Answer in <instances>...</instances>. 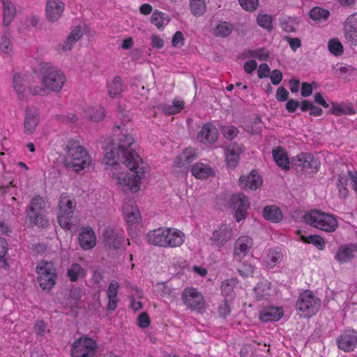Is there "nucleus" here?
Wrapping results in <instances>:
<instances>
[{
	"mask_svg": "<svg viewBox=\"0 0 357 357\" xmlns=\"http://www.w3.org/2000/svg\"><path fill=\"white\" fill-rule=\"evenodd\" d=\"M118 117L121 123L114 127V138L111 146L105 148L104 160L107 165L116 169L119 165L115 160L117 158L129 168L128 172L116 176L117 183L124 192H137L140 181L144 176V163L135 150L137 144L131 135L132 128L126 124L130 121L129 112L121 109Z\"/></svg>",
	"mask_w": 357,
	"mask_h": 357,
	"instance_id": "f257e3e1",
	"label": "nucleus"
},
{
	"mask_svg": "<svg viewBox=\"0 0 357 357\" xmlns=\"http://www.w3.org/2000/svg\"><path fill=\"white\" fill-rule=\"evenodd\" d=\"M42 86L31 85L29 90L34 96L45 95L47 90L59 92L61 90L66 79L63 72L57 67L50 64L44 66L41 70Z\"/></svg>",
	"mask_w": 357,
	"mask_h": 357,
	"instance_id": "f03ea898",
	"label": "nucleus"
},
{
	"mask_svg": "<svg viewBox=\"0 0 357 357\" xmlns=\"http://www.w3.org/2000/svg\"><path fill=\"white\" fill-rule=\"evenodd\" d=\"M66 155L64 162L67 167L72 168L75 172L89 168L92 159L87 150L74 139L69 140L66 146Z\"/></svg>",
	"mask_w": 357,
	"mask_h": 357,
	"instance_id": "7ed1b4c3",
	"label": "nucleus"
},
{
	"mask_svg": "<svg viewBox=\"0 0 357 357\" xmlns=\"http://www.w3.org/2000/svg\"><path fill=\"white\" fill-rule=\"evenodd\" d=\"M303 219L308 225L326 232L335 231L338 225L337 220L333 215L317 210L306 213Z\"/></svg>",
	"mask_w": 357,
	"mask_h": 357,
	"instance_id": "20e7f679",
	"label": "nucleus"
},
{
	"mask_svg": "<svg viewBox=\"0 0 357 357\" xmlns=\"http://www.w3.org/2000/svg\"><path fill=\"white\" fill-rule=\"evenodd\" d=\"M321 301L311 291L305 290L298 296L296 303V310L300 315L309 318L316 314L321 307Z\"/></svg>",
	"mask_w": 357,
	"mask_h": 357,
	"instance_id": "39448f33",
	"label": "nucleus"
},
{
	"mask_svg": "<svg viewBox=\"0 0 357 357\" xmlns=\"http://www.w3.org/2000/svg\"><path fill=\"white\" fill-rule=\"evenodd\" d=\"M46 202L40 196L33 197L26 211L27 219L29 222L38 227H45L48 225L45 213Z\"/></svg>",
	"mask_w": 357,
	"mask_h": 357,
	"instance_id": "423d86ee",
	"label": "nucleus"
},
{
	"mask_svg": "<svg viewBox=\"0 0 357 357\" xmlns=\"http://www.w3.org/2000/svg\"><path fill=\"white\" fill-rule=\"evenodd\" d=\"M75 207L74 200L70 199L67 193L61 195L59 202L58 222L62 228L70 229Z\"/></svg>",
	"mask_w": 357,
	"mask_h": 357,
	"instance_id": "0eeeda50",
	"label": "nucleus"
},
{
	"mask_svg": "<svg viewBox=\"0 0 357 357\" xmlns=\"http://www.w3.org/2000/svg\"><path fill=\"white\" fill-rule=\"evenodd\" d=\"M38 274V281L40 287L44 290H50L55 284L56 275L53 264L42 261L36 267Z\"/></svg>",
	"mask_w": 357,
	"mask_h": 357,
	"instance_id": "6e6552de",
	"label": "nucleus"
},
{
	"mask_svg": "<svg viewBox=\"0 0 357 357\" xmlns=\"http://www.w3.org/2000/svg\"><path fill=\"white\" fill-rule=\"evenodd\" d=\"M96 350V342L86 337L76 340L72 344V357H93Z\"/></svg>",
	"mask_w": 357,
	"mask_h": 357,
	"instance_id": "1a4fd4ad",
	"label": "nucleus"
},
{
	"mask_svg": "<svg viewBox=\"0 0 357 357\" xmlns=\"http://www.w3.org/2000/svg\"><path fill=\"white\" fill-rule=\"evenodd\" d=\"M291 165L297 172L310 173L317 171L320 162L312 154L302 153L292 158Z\"/></svg>",
	"mask_w": 357,
	"mask_h": 357,
	"instance_id": "9d476101",
	"label": "nucleus"
},
{
	"mask_svg": "<svg viewBox=\"0 0 357 357\" xmlns=\"http://www.w3.org/2000/svg\"><path fill=\"white\" fill-rule=\"evenodd\" d=\"M185 305L192 310H202L205 308V301L202 294L195 288H185L181 295Z\"/></svg>",
	"mask_w": 357,
	"mask_h": 357,
	"instance_id": "9b49d317",
	"label": "nucleus"
},
{
	"mask_svg": "<svg viewBox=\"0 0 357 357\" xmlns=\"http://www.w3.org/2000/svg\"><path fill=\"white\" fill-rule=\"evenodd\" d=\"M231 207L235 211V217L237 222L245 219L247 211L250 207L248 198L242 193L231 196L230 199Z\"/></svg>",
	"mask_w": 357,
	"mask_h": 357,
	"instance_id": "f8f14e48",
	"label": "nucleus"
},
{
	"mask_svg": "<svg viewBox=\"0 0 357 357\" xmlns=\"http://www.w3.org/2000/svg\"><path fill=\"white\" fill-rule=\"evenodd\" d=\"M232 235L231 227L227 224H222L213 231L211 241L213 245L221 248L231 240Z\"/></svg>",
	"mask_w": 357,
	"mask_h": 357,
	"instance_id": "ddd939ff",
	"label": "nucleus"
},
{
	"mask_svg": "<svg viewBox=\"0 0 357 357\" xmlns=\"http://www.w3.org/2000/svg\"><path fill=\"white\" fill-rule=\"evenodd\" d=\"M343 32L346 40L351 45H357V13L349 15L343 25Z\"/></svg>",
	"mask_w": 357,
	"mask_h": 357,
	"instance_id": "4468645a",
	"label": "nucleus"
},
{
	"mask_svg": "<svg viewBox=\"0 0 357 357\" xmlns=\"http://www.w3.org/2000/svg\"><path fill=\"white\" fill-rule=\"evenodd\" d=\"M102 240L105 246L108 249L116 250L121 247L123 238L115 230L111 228H107L102 234Z\"/></svg>",
	"mask_w": 357,
	"mask_h": 357,
	"instance_id": "2eb2a0df",
	"label": "nucleus"
},
{
	"mask_svg": "<svg viewBox=\"0 0 357 357\" xmlns=\"http://www.w3.org/2000/svg\"><path fill=\"white\" fill-rule=\"evenodd\" d=\"M339 349L344 351H353L357 344V336L354 331L344 332L337 340Z\"/></svg>",
	"mask_w": 357,
	"mask_h": 357,
	"instance_id": "dca6fc26",
	"label": "nucleus"
},
{
	"mask_svg": "<svg viewBox=\"0 0 357 357\" xmlns=\"http://www.w3.org/2000/svg\"><path fill=\"white\" fill-rule=\"evenodd\" d=\"M38 123V110L35 107H28L25 111L24 128L26 134H32Z\"/></svg>",
	"mask_w": 357,
	"mask_h": 357,
	"instance_id": "f3484780",
	"label": "nucleus"
},
{
	"mask_svg": "<svg viewBox=\"0 0 357 357\" xmlns=\"http://www.w3.org/2000/svg\"><path fill=\"white\" fill-rule=\"evenodd\" d=\"M168 236L167 227H160L150 231L146 234L147 241L154 245L165 247L166 238Z\"/></svg>",
	"mask_w": 357,
	"mask_h": 357,
	"instance_id": "a211bd4d",
	"label": "nucleus"
},
{
	"mask_svg": "<svg viewBox=\"0 0 357 357\" xmlns=\"http://www.w3.org/2000/svg\"><path fill=\"white\" fill-rule=\"evenodd\" d=\"M64 9V3L59 0L47 2L46 17L50 22H55L60 18Z\"/></svg>",
	"mask_w": 357,
	"mask_h": 357,
	"instance_id": "6ab92c4d",
	"label": "nucleus"
},
{
	"mask_svg": "<svg viewBox=\"0 0 357 357\" xmlns=\"http://www.w3.org/2000/svg\"><path fill=\"white\" fill-rule=\"evenodd\" d=\"M218 137V132L211 123L205 124L197 134V139L202 143H213Z\"/></svg>",
	"mask_w": 357,
	"mask_h": 357,
	"instance_id": "aec40b11",
	"label": "nucleus"
},
{
	"mask_svg": "<svg viewBox=\"0 0 357 357\" xmlns=\"http://www.w3.org/2000/svg\"><path fill=\"white\" fill-rule=\"evenodd\" d=\"M262 184V180L261 176L252 172L248 176H241L239 179V185L241 188L245 190H256L259 188Z\"/></svg>",
	"mask_w": 357,
	"mask_h": 357,
	"instance_id": "412c9836",
	"label": "nucleus"
},
{
	"mask_svg": "<svg viewBox=\"0 0 357 357\" xmlns=\"http://www.w3.org/2000/svg\"><path fill=\"white\" fill-rule=\"evenodd\" d=\"M79 243L84 250H90L96 244V236L91 228H84L79 236Z\"/></svg>",
	"mask_w": 357,
	"mask_h": 357,
	"instance_id": "4be33fe9",
	"label": "nucleus"
},
{
	"mask_svg": "<svg viewBox=\"0 0 357 357\" xmlns=\"http://www.w3.org/2000/svg\"><path fill=\"white\" fill-rule=\"evenodd\" d=\"M252 245V240L249 236H241L234 244V255L241 259L245 256Z\"/></svg>",
	"mask_w": 357,
	"mask_h": 357,
	"instance_id": "5701e85b",
	"label": "nucleus"
},
{
	"mask_svg": "<svg viewBox=\"0 0 357 357\" xmlns=\"http://www.w3.org/2000/svg\"><path fill=\"white\" fill-rule=\"evenodd\" d=\"M168 236L166 238L165 248H176L181 246L185 241L184 234L174 228H167Z\"/></svg>",
	"mask_w": 357,
	"mask_h": 357,
	"instance_id": "b1692460",
	"label": "nucleus"
},
{
	"mask_svg": "<svg viewBox=\"0 0 357 357\" xmlns=\"http://www.w3.org/2000/svg\"><path fill=\"white\" fill-rule=\"evenodd\" d=\"M242 152L241 146L236 142H231L227 149L226 160L230 167H236L238 160L239 155Z\"/></svg>",
	"mask_w": 357,
	"mask_h": 357,
	"instance_id": "393cba45",
	"label": "nucleus"
},
{
	"mask_svg": "<svg viewBox=\"0 0 357 357\" xmlns=\"http://www.w3.org/2000/svg\"><path fill=\"white\" fill-rule=\"evenodd\" d=\"M191 173L199 179H205L215 174L214 170L208 165L202 162L195 164L191 168Z\"/></svg>",
	"mask_w": 357,
	"mask_h": 357,
	"instance_id": "a878e982",
	"label": "nucleus"
},
{
	"mask_svg": "<svg viewBox=\"0 0 357 357\" xmlns=\"http://www.w3.org/2000/svg\"><path fill=\"white\" fill-rule=\"evenodd\" d=\"M125 218L129 225L139 223L141 220V214L136 206L126 204L123 208Z\"/></svg>",
	"mask_w": 357,
	"mask_h": 357,
	"instance_id": "bb28decb",
	"label": "nucleus"
},
{
	"mask_svg": "<svg viewBox=\"0 0 357 357\" xmlns=\"http://www.w3.org/2000/svg\"><path fill=\"white\" fill-rule=\"evenodd\" d=\"M238 280L232 278L222 281L221 284V293L226 300H233L236 297V293L234 290L236 286Z\"/></svg>",
	"mask_w": 357,
	"mask_h": 357,
	"instance_id": "cd10ccee",
	"label": "nucleus"
},
{
	"mask_svg": "<svg viewBox=\"0 0 357 357\" xmlns=\"http://www.w3.org/2000/svg\"><path fill=\"white\" fill-rule=\"evenodd\" d=\"M234 26L227 21L219 22L213 29L212 33L215 37L227 38L233 32Z\"/></svg>",
	"mask_w": 357,
	"mask_h": 357,
	"instance_id": "c85d7f7f",
	"label": "nucleus"
},
{
	"mask_svg": "<svg viewBox=\"0 0 357 357\" xmlns=\"http://www.w3.org/2000/svg\"><path fill=\"white\" fill-rule=\"evenodd\" d=\"M3 3V24L8 26L15 18L17 10L14 4L10 0H2Z\"/></svg>",
	"mask_w": 357,
	"mask_h": 357,
	"instance_id": "c756f323",
	"label": "nucleus"
},
{
	"mask_svg": "<svg viewBox=\"0 0 357 357\" xmlns=\"http://www.w3.org/2000/svg\"><path fill=\"white\" fill-rule=\"evenodd\" d=\"M283 315V310L281 307H268L260 313L259 318L262 321L267 322L278 321Z\"/></svg>",
	"mask_w": 357,
	"mask_h": 357,
	"instance_id": "7c9ffc66",
	"label": "nucleus"
},
{
	"mask_svg": "<svg viewBox=\"0 0 357 357\" xmlns=\"http://www.w3.org/2000/svg\"><path fill=\"white\" fill-rule=\"evenodd\" d=\"M83 33L79 26H76L69 34L67 39L63 42V44L60 45L63 51H68L72 49L73 45L76 41L82 37Z\"/></svg>",
	"mask_w": 357,
	"mask_h": 357,
	"instance_id": "2f4dec72",
	"label": "nucleus"
},
{
	"mask_svg": "<svg viewBox=\"0 0 357 357\" xmlns=\"http://www.w3.org/2000/svg\"><path fill=\"white\" fill-rule=\"evenodd\" d=\"M108 94L111 98H115L120 95L125 89L123 80L121 77L116 76L113 80L108 84Z\"/></svg>",
	"mask_w": 357,
	"mask_h": 357,
	"instance_id": "473e14b6",
	"label": "nucleus"
},
{
	"mask_svg": "<svg viewBox=\"0 0 357 357\" xmlns=\"http://www.w3.org/2000/svg\"><path fill=\"white\" fill-rule=\"evenodd\" d=\"M355 248L353 245H344L340 247L335 257L340 263H345L354 257Z\"/></svg>",
	"mask_w": 357,
	"mask_h": 357,
	"instance_id": "72a5a7b5",
	"label": "nucleus"
},
{
	"mask_svg": "<svg viewBox=\"0 0 357 357\" xmlns=\"http://www.w3.org/2000/svg\"><path fill=\"white\" fill-rule=\"evenodd\" d=\"M264 218L273 222H279L282 219L281 210L275 206H266L263 211Z\"/></svg>",
	"mask_w": 357,
	"mask_h": 357,
	"instance_id": "f704fd0d",
	"label": "nucleus"
},
{
	"mask_svg": "<svg viewBox=\"0 0 357 357\" xmlns=\"http://www.w3.org/2000/svg\"><path fill=\"white\" fill-rule=\"evenodd\" d=\"M273 157L274 160L280 167L288 169H289V160L284 150L280 147L273 150Z\"/></svg>",
	"mask_w": 357,
	"mask_h": 357,
	"instance_id": "c9c22d12",
	"label": "nucleus"
},
{
	"mask_svg": "<svg viewBox=\"0 0 357 357\" xmlns=\"http://www.w3.org/2000/svg\"><path fill=\"white\" fill-rule=\"evenodd\" d=\"M84 116L91 121L98 122L105 116V111L103 107H89L84 110Z\"/></svg>",
	"mask_w": 357,
	"mask_h": 357,
	"instance_id": "e433bc0d",
	"label": "nucleus"
},
{
	"mask_svg": "<svg viewBox=\"0 0 357 357\" xmlns=\"http://www.w3.org/2000/svg\"><path fill=\"white\" fill-rule=\"evenodd\" d=\"M13 87L20 100H24L26 98V86L24 78L16 74L13 77Z\"/></svg>",
	"mask_w": 357,
	"mask_h": 357,
	"instance_id": "4c0bfd02",
	"label": "nucleus"
},
{
	"mask_svg": "<svg viewBox=\"0 0 357 357\" xmlns=\"http://www.w3.org/2000/svg\"><path fill=\"white\" fill-rule=\"evenodd\" d=\"M196 157L194 149H186L178 157L177 165L181 167L188 166Z\"/></svg>",
	"mask_w": 357,
	"mask_h": 357,
	"instance_id": "58836bf2",
	"label": "nucleus"
},
{
	"mask_svg": "<svg viewBox=\"0 0 357 357\" xmlns=\"http://www.w3.org/2000/svg\"><path fill=\"white\" fill-rule=\"evenodd\" d=\"M302 241L314 245L317 249L322 250L325 248L326 243L323 238L318 235L304 236L301 235Z\"/></svg>",
	"mask_w": 357,
	"mask_h": 357,
	"instance_id": "ea45409f",
	"label": "nucleus"
},
{
	"mask_svg": "<svg viewBox=\"0 0 357 357\" xmlns=\"http://www.w3.org/2000/svg\"><path fill=\"white\" fill-rule=\"evenodd\" d=\"M68 276L69 277L70 281L75 282L79 278H83L85 276V271L82 268V266L77 264H73L70 267L68 270Z\"/></svg>",
	"mask_w": 357,
	"mask_h": 357,
	"instance_id": "a19ab883",
	"label": "nucleus"
},
{
	"mask_svg": "<svg viewBox=\"0 0 357 357\" xmlns=\"http://www.w3.org/2000/svg\"><path fill=\"white\" fill-rule=\"evenodd\" d=\"M282 259V255L280 251L275 249H271L266 257L265 262L268 266L272 268L278 264Z\"/></svg>",
	"mask_w": 357,
	"mask_h": 357,
	"instance_id": "79ce46f5",
	"label": "nucleus"
},
{
	"mask_svg": "<svg viewBox=\"0 0 357 357\" xmlns=\"http://www.w3.org/2000/svg\"><path fill=\"white\" fill-rule=\"evenodd\" d=\"M190 8L195 16H201L206 11L205 0H190Z\"/></svg>",
	"mask_w": 357,
	"mask_h": 357,
	"instance_id": "37998d69",
	"label": "nucleus"
},
{
	"mask_svg": "<svg viewBox=\"0 0 357 357\" xmlns=\"http://www.w3.org/2000/svg\"><path fill=\"white\" fill-rule=\"evenodd\" d=\"M330 15V12L327 10L316 7L312 8L310 12V17L318 22L326 21Z\"/></svg>",
	"mask_w": 357,
	"mask_h": 357,
	"instance_id": "c03bdc74",
	"label": "nucleus"
},
{
	"mask_svg": "<svg viewBox=\"0 0 357 357\" xmlns=\"http://www.w3.org/2000/svg\"><path fill=\"white\" fill-rule=\"evenodd\" d=\"M301 109L303 112L310 111V114L314 116H319L322 114V109L314 105L312 102L309 100H305L301 104Z\"/></svg>",
	"mask_w": 357,
	"mask_h": 357,
	"instance_id": "a18cd8bd",
	"label": "nucleus"
},
{
	"mask_svg": "<svg viewBox=\"0 0 357 357\" xmlns=\"http://www.w3.org/2000/svg\"><path fill=\"white\" fill-rule=\"evenodd\" d=\"M184 105L185 102L183 100L174 99L172 105H167L164 106L163 111L168 115L175 114L181 112Z\"/></svg>",
	"mask_w": 357,
	"mask_h": 357,
	"instance_id": "49530a36",
	"label": "nucleus"
},
{
	"mask_svg": "<svg viewBox=\"0 0 357 357\" xmlns=\"http://www.w3.org/2000/svg\"><path fill=\"white\" fill-rule=\"evenodd\" d=\"M298 24L297 19L293 17H286L280 20V26L283 31L286 32H294L296 30V26Z\"/></svg>",
	"mask_w": 357,
	"mask_h": 357,
	"instance_id": "de8ad7c7",
	"label": "nucleus"
},
{
	"mask_svg": "<svg viewBox=\"0 0 357 357\" xmlns=\"http://www.w3.org/2000/svg\"><path fill=\"white\" fill-rule=\"evenodd\" d=\"M269 290L270 286L267 282L259 283L254 289L255 293L258 299H262L268 295Z\"/></svg>",
	"mask_w": 357,
	"mask_h": 357,
	"instance_id": "09e8293b",
	"label": "nucleus"
},
{
	"mask_svg": "<svg viewBox=\"0 0 357 357\" xmlns=\"http://www.w3.org/2000/svg\"><path fill=\"white\" fill-rule=\"evenodd\" d=\"M329 51L335 56L341 55L343 53V46L337 39H331L328 42Z\"/></svg>",
	"mask_w": 357,
	"mask_h": 357,
	"instance_id": "8fccbe9b",
	"label": "nucleus"
},
{
	"mask_svg": "<svg viewBox=\"0 0 357 357\" xmlns=\"http://www.w3.org/2000/svg\"><path fill=\"white\" fill-rule=\"evenodd\" d=\"M257 24L268 31L272 29V17L269 15L259 14L257 19Z\"/></svg>",
	"mask_w": 357,
	"mask_h": 357,
	"instance_id": "3c124183",
	"label": "nucleus"
},
{
	"mask_svg": "<svg viewBox=\"0 0 357 357\" xmlns=\"http://www.w3.org/2000/svg\"><path fill=\"white\" fill-rule=\"evenodd\" d=\"M222 133L228 139H233L238 133V130L234 126H225L222 128Z\"/></svg>",
	"mask_w": 357,
	"mask_h": 357,
	"instance_id": "603ef678",
	"label": "nucleus"
},
{
	"mask_svg": "<svg viewBox=\"0 0 357 357\" xmlns=\"http://www.w3.org/2000/svg\"><path fill=\"white\" fill-rule=\"evenodd\" d=\"M241 7L247 11H254L259 6V0H238Z\"/></svg>",
	"mask_w": 357,
	"mask_h": 357,
	"instance_id": "864d4df0",
	"label": "nucleus"
},
{
	"mask_svg": "<svg viewBox=\"0 0 357 357\" xmlns=\"http://www.w3.org/2000/svg\"><path fill=\"white\" fill-rule=\"evenodd\" d=\"M8 251V243L5 238H0V267L6 265L5 256Z\"/></svg>",
	"mask_w": 357,
	"mask_h": 357,
	"instance_id": "5fc2aeb1",
	"label": "nucleus"
},
{
	"mask_svg": "<svg viewBox=\"0 0 357 357\" xmlns=\"http://www.w3.org/2000/svg\"><path fill=\"white\" fill-rule=\"evenodd\" d=\"M12 50L13 45L10 39L6 36H2L0 38V50L5 53H9Z\"/></svg>",
	"mask_w": 357,
	"mask_h": 357,
	"instance_id": "6e6d98bb",
	"label": "nucleus"
},
{
	"mask_svg": "<svg viewBox=\"0 0 357 357\" xmlns=\"http://www.w3.org/2000/svg\"><path fill=\"white\" fill-rule=\"evenodd\" d=\"M255 267L251 264L244 263L238 269V271L243 277H248L254 273Z\"/></svg>",
	"mask_w": 357,
	"mask_h": 357,
	"instance_id": "4d7b16f0",
	"label": "nucleus"
},
{
	"mask_svg": "<svg viewBox=\"0 0 357 357\" xmlns=\"http://www.w3.org/2000/svg\"><path fill=\"white\" fill-rule=\"evenodd\" d=\"M232 300H226L219 305L218 312L220 317H226L231 312L230 301Z\"/></svg>",
	"mask_w": 357,
	"mask_h": 357,
	"instance_id": "13d9d810",
	"label": "nucleus"
},
{
	"mask_svg": "<svg viewBox=\"0 0 357 357\" xmlns=\"http://www.w3.org/2000/svg\"><path fill=\"white\" fill-rule=\"evenodd\" d=\"M46 324L43 321H36L34 324L33 328L34 332L36 333L38 336L43 337L47 331ZM47 331H49L47 330Z\"/></svg>",
	"mask_w": 357,
	"mask_h": 357,
	"instance_id": "bf43d9fd",
	"label": "nucleus"
},
{
	"mask_svg": "<svg viewBox=\"0 0 357 357\" xmlns=\"http://www.w3.org/2000/svg\"><path fill=\"white\" fill-rule=\"evenodd\" d=\"M119 287V283L113 280L110 282L108 289L107 291V296L108 297H117L118 289Z\"/></svg>",
	"mask_w": 357,
	"mask_h": 357,
	"instance_id": "052dcab7",
	"label": "nucleus"
},
{
	"mask_svg": "<svg viewBox=\"0 0 357 357\" xmlns=\"http://www.w3.org/2000/svg\"><path fill=\"white\" fill-rule=\"evenodd\" d=\"M164 14L161 12H154L151 16V23L155 24L158 28L162 26V15Z\"/></svg>",
	"mask_w": 357,
	"mask_h": 357,
	"instance_id": "680f3d73",
	"label": "nucleus"
},
{
	"mask_svg": "<svg viewBox=\"0 0 357 357\" xmlns=\"http://www.w3.org/2000/svg\"><path fill=\"white\" fill-rule=\"evenodd\" d=\"M284 40L288 42L291 49L294 52L301 45V40L298 38L285 36Z\"/></svg>",
	"mask_w": 357,
	"mask_h": 357,
	"instance_id": "e2e57ef3",
	"label": "nucleus"
},
{
	"mask_svg": "<svg viewBox=\"0 0 357 357\" xmlns=\"http://www.w3.org/2000/svg\"><path fill=\"white\" fill-rule=\"evenodd\" d=\"M250 56L257 57L261 61L266 60L268 57V53L264 50L259 49L254 51H251L250 54Z\"/></svg>",
	"mask_w": 357,
	"mask_h": 357,
	"instance_id": "0e129e2a",
	"label": "nucleus"
},
{
	"mask_svg": "<svg viewBox=\"0 0 357 357\" xmlns=\"http://www.w3.org/2000/svg\"><path fill=\"white\" fill-rule=\"evenodd\" d=\"M288 98H289V92L284 87L280 86L277 89L276 99L278 100L285 101V100H287Z\"/></svg>",
	"mask_w": 357,
	"mask_h": 357,
	"instance_id": "69168bd1",
	"label": "nucleus"
},
{
	"mask_svg": "<svg viewBox=\"0 0 357 357\" xmlns=\"http://www.w3.org/2000/svg\"><path fill=\"white\" fill-rule=\"evenodd\" d=\"M150 324L149 317L146 312L140 314L138 317V325L141 328H147Z\"/></svg>",
	"mask_w": 357,
	"mask_h": 357,
	"instance_id": "338daca9",
	"label": "nucleus"
},
{
	"mask_svg": "<svg viewBox=\"0 0 357 357\" xmlns=\"http://www.w3.org/2000/svg\"><path fill=\"white\" fill-rule=\"evenodd\" d=\"M270 78L273 84L278 85L282 79V74L279 70H274L272 71Z\"/></svg>",
	"mask_w": 357,
	"mask_h": 357,
	"instance_id": "774afa93",
	"label": "nucleus"
}]
</instances>
